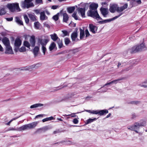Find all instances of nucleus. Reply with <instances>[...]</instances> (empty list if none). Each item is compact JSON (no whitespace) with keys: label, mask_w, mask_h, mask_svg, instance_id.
<instances>
[{"label":"nucleus","mask_w":147,"mask_h":147,"mask_svg":"<svg viewBox=\"0 0 147 147\" xmlns=\"http://www.w3.org/2000/svg\"><path fill=\"white\" fill-rule=\"evenodd\" d=\"M147 47L144 43L143 42L140 44L135 45L130 49V52L131 53H136L137 52L146 51Z\"/></svg>","instance_id":"1"},{"label":"nucleus","mask_w":147,"mask_h":147,"mask_svg":"<svg viewBox=\"0 0 147 147\" xmlns=\"http://www.w3.org/2000/svg\"><path fill=\"white\" fill-rule=\"evenodd\" d=\"M6 7L12 12L19 11L21 10L19 7V4L18 3H8Z\"/></svg>","instance_id":"2"},{"label":"nucleus","mask_w":147,"mask_h":147,"mask_svg":"<svg viewBox=\"0 0 147 147\" xmlns=\"http://www.w3.org/2000/svg\"><path fill=\"white\" fill-rule=\"evenodd\" d=\"M88 15L89 16L97 19V20H102L98 14L97 10H90L88 13Z\"/></svg>","instance_id":"3"},{"label":"nucleus","mask_w":147,"mask_h":147,"mask_svg":"<svg viewBox=\"0 0 147 147\" xmlns=\"http://www.w3.org/2000/svg\"><path fill=\"white\" fill-rule=\"evenodd\" d=\"M33 0H24V1L21 2V7L25 8H28L30 7H33L34 5L31 2Z\"/></svg>","instance_id":"4"},{"label":"nucleus","mask_w":147,"mask_h":147,"mask_svg":"<svg viewBox=\"0 0 147 147\" xmlns=\"http://www.w3.org/2000/svg\"><path fill=\"white\" fill-rule=\"evenodd\" d=\"M140 127L138 123L137 122L135 123L133 125L128 127L127 129L131 131H134L136 133H138V132L136 130L139 129Z\"/></svg>","instance_id":"5"},{"label":"nucleus","mask_w":147,"mask_h":147,"mask_svg":"<svg viewBox=\"0 0 147 147\" xmlns=\"http://www.w3.org/2000/svg\"><path fill=\"white\" fill-rule=\"evenodd\" d=\"M108 113V111L106 109L100 111L92 110V114H99L100 115H102L105 114H106Z\"/></svg>","instance_id":"6"},{"label":"nucleus","mask_w":147,"mask_h":147,"mask_svg":"<svg viewBox=\"0 0 147 147\" xmlns=\"http://www.w3.org/2000/svg\"><path fill=\"white\" fill-rule=\"evenodd\" d=\"M122 14V13H120L118 16H116L115 17H113V18H112L109 19L103 20L99 21L98 22L101 24H103L107 22H109L117 19V18L119 17L120 16H121Z\"/></svg>","instance_id":"7"},{"label":"nucleus","mask_w":147,"mask_h":147,"mask_svg":"<svg viewBox=\"0 0 147 147\" xmlns=\"http://www.w3.org/2000/svg\"><path fill=\"white\" fill-rule=\"evenodd\" d=\"M38 123V122L36 121L28 124H25L26 130L28 129H32L34 128Z\"/></svg>","instance_id":"8"},{"label":"nucleus","mask_w":147,"mask_h":147,"mask_svg":"<svg viewBox=\"0 0 147 147\" xmlns=\"http://www.w3.org/2000/svg\"><path fill=\"white\" fill-rule=\"evenodd\" d=\"M101 14L104 17H107V15L109 13L108 8L101 7L100 9Z\"/></svg>","instance_id":"9"},{"label":"nucleus","mask_w":147,"mask_h":147,"mask_svg":"<svg viewBox=\"0 0 147 147\" xmlns=\"http://www.w3.org/2000/svg\"><path fill=\"white\" fill-rule=\"evenodd\" d=\"M49 40L47 38L41 39L39 38L38 39V42L40 43L42 46H46Z\"/></svg>","instance_id":"10"},{"label":"nucleus","mask_w":147,"mask_h":147,"mask_svg":"<svg viewBox=\"0 0 147 147\" xmlns=\"http://www.w3.org/2000/svg\"><path fill=\"white\" fill-rule=\"evenodd\" d=\"M128 7V5L127 3L125 4L123 6L121 7H119L117 6V12L119 13V14L122 13L121 12L124 10L127 9ZM122 14H123V13Z\"/></svg>","instance_id":"11"},{"label":"nucleus","mask_w":147,"mask_h":147,"mask_svg":"<svg viewBox=\"0 0 147 147\" xmlns=\"http://www.w3.org/2000/svg\"><path fill=\"white\" fill-rule=\"evenodd\" d=\"M78 29L73 32L71 34V37L72 40L73 41H77L78 39H77L78 37Z\"/></svg>","instance_id":"12"},{"label":"nucleus","mask_w":147,"mask_h":147,"mask_svg":"<svg viewBox=\"0 0 147 147\" xmlns=\"http://www.w3.org/2000/svg\"><path fill=\"white\" fill-rule=\"evenodd\" d=\"M89 28H90V31L93 33L95 34L97 32V27L96 26H94L92 24H90Z\"/></svg>","instance_id":"13"},{"label":"nucleus","mask_w":147,"mask_h":147,"mask_svg":"<svg viewBox=\"0 0 147 147\" xmlns=\"http://www.w3.org/2000/svg\"><path fill=\"white\" fill-rule=\"evenodd\" d=\"M117 5L116 4L111 5L109 9L110 12L112 13H114L115 11H117Z\"/></svg>","instance_id":"14"},{"label":"nucleus","mask_w":147,"mask_h":147,"mask_svg":"<svg viewBox=\"0 0 147 147\" xmlns=\"http://www.w3.org/2000/svg\"><path fill=\"white\" fill-rule=\"evenodd\" d=\"M6 47L5 53L12 54H13V53L11 47L10 45Z\"/></svg>","instance_id":"15"},{"label":"nucleus","mask_w":147,"mask_h":147,"mask_svg":"<svg viewBox=\"0 0 147 147\" xmlns=\"http://www.w3.org/2000/svg\"><path fill=\"white\" fill-rule=\"evenodd\" d=\"M79 13H80L82 17H84L85 15V8H78L77 9Z\"/></svg>","instance_id":"16"},{"label":"nucleus","mask_w":147,"mask_h":147,"mask_svg":"<svg viewBox=\"0 0 147 147\" xmlns=\"http://www.w3.org/2000/svg\"><path fill=\"white\" fill-rule=\"evenodd\" d=\"M2 41L5 47L10 45L9 40L8 38L4 37L2 40Z\"/></svg>","instance_id":"17"},{"label":"nucleus","mask_w":147,"mask_h":147,"mask_svg":"<svg viewBox=\"0 0 147 147\" xmlns=\"http://www.w3.org/2000/svg\"><path fill=\"white\" fill-rule=\"evenodd\" d=\"M22 41L19 38H17L15 40L14 43L16 47H19L21 45Z\"/></svg>","instance_id":"18"},{"label":"nucleus","mask_w":147,"mask_h":147,"mask_svg":"<svg viewBox=\"0 0 147 147\" xmlns=\"http://www.w3.org/2000/svg\"><path fill=\"white\" fill-rule=\"evenodd\" d=\"M98 6L97 4L93 3L90 4V10H97V9Z\"/></svg>","instance_id":"19"},{"label":"nucleus","mask_w":147,"mask_h":147,"mask_svg":"<svg viewBox=\"0 0 147 147\" xmlns=\"http://www.w3.org/2000/svg\"><path fill=\"white\" fill-rule=\"evenodd\" d=\"M47 17L45 15L44 11L41 12L40 13V20H44L47 19Z\"/></svg>","instance_id":"20"},{"label":"nucleus","mask_w":147,"mask_h":147,"mask_svg":"<svg viewBox=\"0 0 147 147\" xmlns=\"http://www.w3.org/2000/svg\"><path fill=\"white\" fill-rule=\"evenodd\" d=\"M51 39L54 41H57L60 38L57 36V34L55 33H54L53 34H51L50 35Z\"/></svg>","instance_id":"21"},{"label":"nucleus","mask_w":147,"mask_h":147,"mask_svg":"<svg viewBox=\"0 0 147 147\" xmlns=\"http://www.w3.org/2000/svg\"><path fill=\"white\" fill-rule=\"evenodd\" d=\"M41 65L40 63L37 64L35 65H34L28 67V69H37L40 67Z\"/></svg>","instance_id":"22"},{"label":"nucleus","mask_w":147,"mask_h":147,"mask_svg":"<svg viewBox=\"0 0 147 147\" xmlns=\"http://www.w3.org/2000/svg\"><path fill=\"white\" fill-rule=\"evenodd\" d=\"M30 45L32 47H34L35 45V40L34 36H32L30 40Z\"/></svg>","instance_id":"23"},{"label":"nucleus","mask_w":147,"mask_h":147,"mask_svg":"<svg viewBox=\"0 0 147 147\" xmlns=\"http://www.w3.org/2000/svg\"><path fill=\"white\" fill-rule=\"evenodd\" d=\"M28 16L31 20L32 21H35L36 20V16L34 13L33 14H29Z\"/></svg>","instance_id":"24"},{"label":"nucleus","mask_w":147,"mask_h":147,"mask_svg":"<svg viewBox=\"0 0 147 147\" xmlns=\"http://www.w3.org/2000/svg\"><path fill=\"white\" fill-rule=\"evenodd\" d=\"M138 122L140 127H144L146 125V122L145 120H141Z\"/></svg>","instance_id":"25"},{"label":"nucleus","mask_w":147,"mask_h":147,"mask_svg":"<svg viewBox=\"0 0 147 147\" xmlns=\"http://www.w3.org/2000/svg\"><path fill=\"white\" fill-rule=\"evenodd\" d=\"M69 84H68L67 85H65L63 86H61L57 87H54L53 89L54 91H56L59 90L61 89L62 88L65 87L67 86H68V85H69Z\"/></svg>","instance_id":"26"},{"label":"nucleus","mask_w":147,"mask_h":147,"mask_svg":"<svg viewBox=\"0 0 147 147\" xmlns=\"http://www.w3.org/2000/svg\"><path fill=\"white\" fill-rule=\"evenodd\" d=\"M139 86L144 88H147V82L145 81L139 84Z\"/></svg>","instance_id":"27"},{"label":"nucleus","mask_w":147,"mask_h":147,"mask_svg":"<svg viewBox=\"0 0 147 147\" xmlns=\"http://www.w3.org/2000/svg\"><path fill=\"white\" fill-rule=\"evenodd\" d=\"M15 21L17 23L20 25H23L22 21L18 17H16L15 18Z\"/></svg>","instance_id":"28"},{"label":"nucleus","mask_w":147,"mask_h":147,"mask_svg":"<svg viewBox=\"0 0 147 147\" xmlns=\"http://www.w3.org/2000/svg\"><path fill=\"white\" fill-rule=\"evenodd\" d=\"M39 47H35L33 49V53L35 56L37 55L38 51L39 50Z\"/></svg>","instance_id":"29"},{"label":"nucleus","mask_w":147,"mask_h":147,"mask_svg":"<svg viewBox=\"0 0 147 147\" xmlns=\"http://www.w3.org/2000/svg\"><path fill=\"white\" fill-rule=\"evenodd\" d=\"M63 21L67 22L69 19V17L66 13H64L63 14Z\"/></svg>","instance_id":"30"},{"label":"nucleus","mask_w":147,"mask_h":147,"mask_svg":"<svg viewBox=\"0 0 147 147\" xmlns=\"http://www.w3.org/2000/svg\"><path fill=\"white\" fill-rule=\"evenodd\" d=\"M43 105L41 103H37L35 104H34L30 106V108L31 109H32L34 108H36L39 107H41L43 106Z\"/></svg>","instance_id":"31"},{"label":"nucleus","mask_w":147,"mask_h":147,"mask_svg":"<svg viewBox=\"0 0 147 147\" xmlns=\"http://www.w3.org/2000/svg\"><path fill=\"white\" fill-rule=\"evenodd\" d=\"M56 47V44L55 42H53L51 43L49 47V49L50 51H51L53 50Z\"/></svg>","instance_id":"32"},{"label":"nucleus","mask_w":147,"mask_h":147,"mask_svg":"<svg viewBox=\"0 0 147 147\" xmlns=\"http://www.w3.org/2000/svg\"><path fill=\"white\" fill-rule=\"evenodd\" d=\"M141 0H138L135 1L134 2H133V6H136L138 5L141 4Z\"/></svg>","instance_id":"33"},{"label":"nucleus","mask_w":147,"mask_h":147,"mask_svg":"<svg viewBox=\"0 0 147 147\" xmlns=\"http://www.w3.org/2000/svg\"><path fill=\"white\" fill-rule=\"evenodd\" d=\"M80 39L83 38L85 36L84 32V30L81 28H80Z\"/></svg>","instance_id":"34"},{"label":"nucleus","mask_w":147,"mask_h":147,"mask_svg":"<svg viewBox=\"0 0 147 147\" xmlns=\"http://www.w3.org/2000/svg\"><path fill=\"white\" fill-rule=\"evenodd\" d=\"M75 8L74 7H71L67 8V11L69 13H72L75 10Z\"/></svg>","instance_id":"35"},{"label":"nucleus","mask_w":147,"mask_h":147,"mask_svg":"<svg viewBox=\"0 0 147 147\" xmlns=\"http://www.w3.org/2000/svg\"><path fill=\"white\" fill-rule=\"evenodd\" d=\"M26 130L25 125L18 128V131H22Z\"/></svg>","instance_id":"36"},{"label":"nucleus","mask_w":147,"mask_h":147,"mask_svg":"<svg viewBox=\"0 0 147 147\" xmlns=\"http://www.w3.org/2000/svg\"><path fill=\"white\" fill-rule=\"evenodd\" d=\"M97 119V118H96L94 119H89L86 121V123L88 124L93 122L94 121H96Z\"/></svg>","instance_id":"37"},{"label":"nucleus","mask_w":147,"mask_h":147,"mask_svg":"<svg viewBox=\"0 0 147 147\" xmlns=\"http://www.w3.org/2000/svg\"><path fill=\"white\" fill-rule=\"evenodd\" d=\"M125 78H119L117 80H114L112 81L111 82V84L113 83H114L116 84L117 83V82L119 81H120L122 80H124Z\"/></svg>","instance_id":"38"},{"label":"nucleus","mask_w":147,"mask_h":147,"mask_svg":"<svg viewBox=\"0 0 147 147\" xmlns=\"http://www.w3.org/2000/svg\"><path fill=\"white\" fill-rule=\"evenodd\" d=\"M56 42L58 44L59 48H61L63 46V44L62 40H60V39H59L58 41H56Z\"/></svg>","instance_id":"39"},{"label":"nucleus","mask_w":147,"mask_h":147,"mask_svg":"<svg viewBox=\"0 0 147 147\" xmlns=\"http://www.w3.org/2000/svg\"><path fill=\"white\" fill-rule=\"evenodd\" d=\"M49 129L47 126H45L41 128L38 129H37V131H38L39 130H42L43 131H45Z\"/></svg>","instance_id":"40"},{"label":"nucleus","mask_w":147,"mask_h":147,"mask_svg":"<svg viewBox=\"0 0 147 147\" xmlns=\"http://www.w3.org/2000/svg\"><path fill=\"white\" fill-rule=\"evenodd\" d=\"M53 119H54V118L52 117H47L46 118L43 119L42 120V121L43 122H44L45 121H50V120H53Z\"/></svg>","instance_id":"41"},{"label":"nucleus","mask_w":147,"mask_h":147,"mask_svg":"<svg viewBox=\"0 0 147 147\" xmlns=\"http://www.w3.org/2000/svg\"><path fill=\"white\" fill-rule=\"evenodd\" d=\"M40 24L38 22H36L34 23L35 27L36 29H38L40 26Z\"/></svg>","instance_id":"42"},{"label":"nucleus","mask_w":147,"mask_h":147,"mask_svg":"<svg viewBox=\"0 0 147 147\" xmlns=\"http://www.w3.org/2000/svg\"><path fill=\"white\" fill-rule=\"evenodd\" d=\"M6 13L5 9L2 8L0 10V16H2L4 15Z\"/></svg>","instance_id":"43"},{"label":"nucleus","mask_w":147,"mask_h":147,"mask_svg":"<svg viewBox=\"0 0 147 147\" xmlns=\"http://www.w3.org/2000/svg\"><path fill=\"white\" fill-rule=\"evenodd\" d=\"M59 13H57L56 15L53 16L52 18L55 21H57L59 19Z\"/></svg>","instance_id":"44"},{"label":"nucleus","mask_w":147,"mask_h":147,"mask_svg":"<svg viewBox=\"0 0 147 147\" xmlns=\"http://www.w3.org/2000/svg\"><path fill=\"white\" fill-rule=\"evenodd\" d=\"M140 103V102L138 101H131L129 103V104L133 105H137L139 104Z\"/></svg>","instance_id":"45"},{"label":"nucleus","mask_w":147,"mask_h":147,"mask_svg":"<svg viewBox=\"0 0 147 147\" xmlns=\"http://www.w3.org/2000/svg\"><path fill=\"white\" fill-rule=\"evenodd\" d=\"M24 18L26 23L27 24H28L29 22V20L28 18V16L26 15H25L24 16Z\"/></svg>","instance_id":"46"},{"label":"nucleus","mask_w":147,"mask_h":147,"mask_svg":"<svg viewBox=\"0 0 147 147\" xmlns=\"http://www.w3.org/2000/svg\"><path fill=\"white\" fill-rule=\"evenodd\" d=\"M24 45L28 48H29L30 46L29 42L27 41H25L24 43Z\"/></svg>","instance_id":"47"},{"label":"nucleus","mask_w":147,"mask_h":147,"mask_svg":"<svg viewBox=\"0 0 147 147\" xmlns=\"http://www.w3.org/2000/svg\"><path fill=\"white\" fill-rule=\"evenodd\" d=\"M65 44L67 45L69 44L70 42V40L68 38H65L64 40Z\"/></svg>","instance_id":"48"},{"label":"nucleus","mask_w":147,"mask_h":147,"mask_svg":"<svg viewBox=\"0 0 147 147\" xmlns=\"http://www.w3.org/2000/svg\"><path fill=\"white\" fill-rule=\"evenodd\" d=\"M45 46H42V49L44 55L45 54V52L47 50L46 48L45 47Z\"/></svg>","instance_id":"49"},{"label":"nucleus","mask_w":147,"mask_h":147,"mask_svg":"<svg viewBox=\"0 0 147 147\" xmlns=\"http://www.w3.org/2000/svg\"><path fill=\"white\" fill-rule=\"evenodd\" d=\"M72 16L76 20H78V18L77 16L76 15V13L74 12L72 15Z\"/></svg>","instance_id":"50"},{"label":"nucleus","mask_w":147,"mask_h":147,"mask_svg":"<svg viewBox=\"0 0 147 147\" xmlns=\"http://www.w3.org/2000/svg\"><path fill=\"white\" fill-rule=\"evenodd\" d=\"M26 51V48L24 47H22L19 49V51L20 52H24Z\"/></svg>","instance_id":"51"},{"label":"nucleus","mask_w":147,"mask_h":147,"mask_svg":"<svg viewBox=\"0 0 147 147\" xmlns=\"http://www.w3.org/2000/svg\"><path fill=\"white\" fill-rule=\"evenodd\" d=\"M76 113H72L71 114L69 115H63V116H70L72 117H76V115H75Z\"/></svg>","instance_id":"52"},{"label":"nucleus","mask_w":147,"mask_h":147,"mask_svg":"<svg viewBox=\"0 0 147 147\" xmlns=\"http://www.w3.org/2000/svg\"><path fill=\"white\" fill-rule=\"evenodd\" d=\"M137 117V115L135 113H133L132 114L131 118L134 119L136 118Z\"/></svg>","instance_id":"53"},{"label":"nucleus","mask_w":147,"mask_h":147,"mask_svg":"<svg viewBox=\"0 0 147 147\" xmlns=\"http://www.w3.org/2000/svg\"><path fill=\"white\" fill-rule=\"evenodd\" d=\"M59 7L58 5H53L51 6V8L53 9H55Z\"/></svg>","instance_id":"54"},{"label":"nucleus","mask_w":147,"mask_h":147,"mask_svg":"<svg viewBox=\"0 0 147 147\" xmlns=\"http://www.w3.org/2000/svg\"><path fill=\"white\" fill-rule=\"evenodd\" d=\"M62 32L65 36H69V34L67 31L66 30H63L62 31Z\"/></svg>","instance_id":"55"},{"label":"nucleus","mask_w":147,"mask_h":147,"mask_svg":"<svg viewBox=\"0 0 147 147\" xmlns=\"http://www.w3.org/2000/svg\"><path fill=\"white\" fill-rule=\"evenodd\" d=\"M85 32L86 34V37H88L90 35V34L87 29H86L85 30Z\"/></svg>","instance_id":"56"},{"label":"nucleus","mask_w":147,"mask_h":147,"mask_svg":"<svg viewBox=\"0 0 147 147\" xmlns=\"http://www.w3.org/2000/svg\"><path fill=\"white\" fill-rule=\"evenodd\" d=\"M73 122L74 124H77L78 122V120L76 119H74Z\"/></svg>","instance_id":"57"},{"label":"nucleus","mask_w":147,"mask_h":147,"mask_svg":"<svg viewBox=\"0 0 147 147\" xmlns=\"http://www.w3.org/2000/svg\"><path fill=\"white\" fill-rule=\"evenodd\" d=\"M71 51H72L73 53H75L78 51V49H75L71 50Z\"/></svg>","instance_id":"58"},{"label":"nucleus","mask_w":147,"mask_h":147,"mask_svg":"<svg viewBox=\"0 0 147 147\" xmlns=\"http://www.w3.org/2000/svg\"><path fill=\"white\" fill-rule=\"evenodd\" d=\"M6 20L8 21H12L13 20V17L11 18H5Z\"/></svg>","instance_id":"59"},{"label":"nucleus","mask_w":147,"mask_h":147,"mask_svg":"<svg viewBox=\"0 0 147 147\" xmlns=\"http://www.w3.org/2000/svg\"><path fill=\"white\" fill-rule=\"evenodd\" d=\"M8 130V131H10V130L18 131V128L16 129V128H14L13 127H10V128H9Z\"/></svg>","instance_id":"60"},{"label":"nucleus","mask_w":147,"mask_h":147,"mask_svg":"<svg viewBox=\"0 0 147 147\" xmlns=\"http://www.w3.org/2000/svg\"><path fill=\"white\" fill-rule=\"evenodd\" d=\"M36 2L37 4L42 3V0H36Z\"/></svg>","instance_id":"61"},{"label":"nucleus","mask_w":147,"mask_h":147,"mask_svg":"<svg viewBox=\"0 0 147 147\" xmlns=\"http://www.w3.org/2000/svg\"><path fill=\"white\" fill-rule=\"evenodd\" d=\"M66 142L65 141H62L55 143L53 144V145H55L56 144H59L60 143H63L64 142Z\"/></svg>","instance_id":"62"},{"label":"nucleus","mask_w":147,"mask_h":147,"mask_svg":"<svg viewBox=\"0 0 147 147\" xmlns=\"http://www.w3.org/2000/svg\"><path fill=\"white\" fill-rule=\"evenodd\" d=\"M111 84H112L111 83V82L109 83H107L106 84H105L102 87H101L100 89H102L103 87H104L105 86H107V85H109Z\"/></svg>","instance_id":"63"},{"label":"nucleus","mask_w":147,"mask_h":147,"mask_svg":"<svg viewBox=\"0 0 147 147\" xmlns=\"http://www.w3.org/2000/svg\"><path fill=\"white\" fill-rule=\"evenodd\" d=\"M44 25L45 26L47 27L48 28H50V26L49 25V24H48L47 23H45L44 24Z\"/></svg>","instance_id":"64"}]
</instances>
